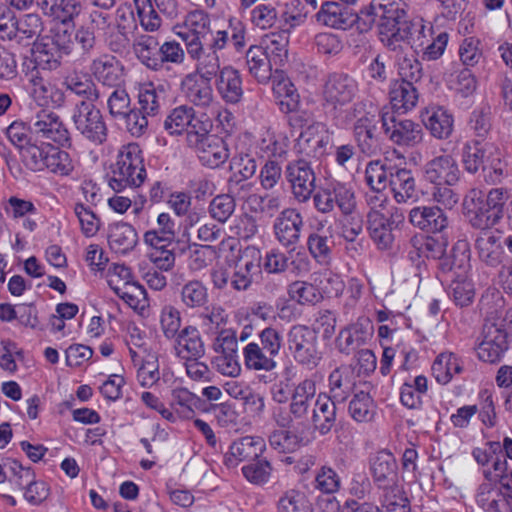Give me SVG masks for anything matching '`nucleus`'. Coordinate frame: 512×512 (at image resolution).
<instances>
[{
    "label": "nucleus",
    "mask_w": 512,
    "mask_h": 512,
    "mask_svg": "<svg viewBox=\"0 0 512 512\" xmlns=\"http://www.w3.org/2000/svg\"><path fill=\"white\" fill-rule=\"evenodd\" d=\"M506 192L495 188L488 194L478 189H471L463 200L464 214L469 224L481 232L491 231L503 217Z\"/></svg>",
    "instance_id": "1"
},
{
    "label": "nucleus",
    "mask_w": 512,
    "mask_h": 512,
    "mask_svg": "<svg viewBox=\"0 0 512 512\" xmlns=\"http://www.w3.org/2000/svg\"><path fill=\"white\" fill-rule=\"evenodd\" d=\"M146 178L143 154L137 143L123 145L111 167L109 187L115 192L139 187Z\"/></svg>",
    "instance_id": "2"
},
{
    "label": "nucleus",
    "mask_w": 512,
    "mask_h": 512,
    "mask_svg": "<svg viewBox=\"0 0 512 512\" xmlns=\"http://www.w3.org/2000/svg\"><path fill=\"white\" fill-rule=\"evenodd\" d=\"M261 257L258 252L251 256L247 252L236 262L231 272L223 266L215 267L210 272L211 283L216 290L246 291L252 285L255 276L261 272Z\"/></svg>",
    "instance_id": "3"
},
{
    "label": "nucleus",
    "mask_w": 512,
    "mask_h": 512,
    "mask_svg": "<svg viewBox=\"0 0 512 512\" xmlns=\"http://www.w3.org/2000/svg\"><path fill=\"white\" fill-rule=\"evenodd\" d=\"M71 120L75 131L93 145H102L107 140L108 127L95 103L76 102L72 108Z\"/></svg>",
    "instance_id": "4"
},
{
    "label": "nucleus",
    "mask_w": 512,
    "mask_h": 512,
    "mask_svg": "<svg viewBox=\"0 0 512 512\" xmlns=\"http://www.w3.org/2000/svg\"><path fill=\"white\" fill-rule=\"evenodd\" d=\"M186 140L188 146L195 149L202 165L208 168H218L229 158L227 144L216 135L199 133L193 126L187 131Z\"/></svg>",
    "instance_id": "5"
},
{
    "label": "nucleus",
    "mask_w": 512,
    "mask_h": 512,
    "mask_svg": "<svg viewBox=\"0 0 512 512\" xmlns=\"http://www.w3.org/2000/svg\"><path fill=\"white\" fill-rule=\"evenodd\" d=\"M313 203L315 209L322 214L331 213L335 207L340 212L357 207L353 188L339 181H331L320 187L313 195Z\"/></svg>",
    "instance_id": "6"
},
{
    "label": "nucleus",
    "mask_w": 512,
    "mask_h": 512,
    "mask_svg": "<svg viewBox=\"0 0 512 512\" xmlns=\"http://www.w3.org/2000/svg\"><path fill=\"white\" fill-rule=\"evenodd\" d=\"M287 344L293 358L309 369L316 367L321 359L317 349V335L304 325H294L287 334Z\"/></svg>",
    "instance_id": "7"
},
{
    "label": "nucleus",
    "mask_w": 512,
    "mask_h": 512,
    "mask_svg": "<svg viewBox=\"0 0 512 512\" xmlns=\"http://www.w3.org/2000/svg\"><path fill=\"white\" fill-rule=\"evenodd\" d=\"M357 91V82L351 76L344 73H332L323 86V105L336 117L339 111L355 98Z\"/></svg>",
    "instance_id": "8"
},
{
    "label": "nucleus",
    "mask_w": 512,
    "mask_h": 512,
    "mask_svg": "<svg viewBox=\"0 0 512 512\" xmlns=\"http://www.w3.org/2000/svg\"><path fill=\"white\" fill-rule=\"evenodd\" d=\"M433 34L431 23L425 22L421 17H415L401 22L391 40L384 38V45L390 50H396L401 42H406L415 52H419V49H423L427 42L431 41Z\"/></svg>",
    "instance_id": "9"
},
{
    "label": "nucleus",
    "mask_w": 512,
    "mask_h": 512,
    "mask_svg": "<svg viewBox=\"0 0 512 512\" xmlns=\"http://www.w3.org/2000/svg\"><path fill=\"white\" fill-rule=\"evenodd\" d=\"M382 128L391 142L400 147H415L423 140V129L410 119H399L394 112H382Z\"/></svg>",
    "instance_id": "10"
},
{
    "label": "nucleus",
    "mask_w": 512,
    "mask_h": 512,
    "mask_svg": "<svg viewBox=\"0 0 512 512\" xmlns=\"http://www.w3.org/2000/svg\"><path fill=\"white\" fill-rule=\"evenodd\" d=\"M285 177L298 203H306L314 195L316 175L307 160L300 158L290 161L285 168Z\"/></svg>",
    "instance_id": "11"
},
{
    "label": "nucleus",
    "mask_w": 512,
    "mask_h": 512,
    "mask_svg": "<svg viewBox=\"0 0 512 512\" xmlns=\"http://www.w3.org/2000/svg\"><path fill=\"white\" fill-rule=\"evenodd\" d=\"M304 228V219L296 208H285L273 222V232L277 242L284 248L296 250Z\"/></svg>",
    "instance_id": "12"
},
{
    "label": "nucleus",
    "mask_w": 512,
    "mask_h": 512,
    "mask_svg": "<svg viewBox=\"0 0 512 512\" xmlns=\"http://www.w3.org/2000/svg\"><path fill=\"white\" fill-rule=\"evenodd\" d=\"M264 269L272 274H281L291 269L294 274L301 275L310 270V261L304 253L272 248L265 254Z\"/></svg>",
    "instance_id": "13"
},
{
    "label": "nucleus",
    "mask_w": 512,
    "mask_h": 512,
    "mask_svg": "<svg viewBox=\"0 0 512 512\" xmlns=\"http://www.w3.org/2000/svg\"><path fill=\"white\" fill-rule=\"evenodd\" d=\"M184 31L179 36L185 43L186 50H192L207 45L212 35L211 19L203 10H193L184 19Z\"/></svg>",
    "instance_id": "14"
},
{
    "label": "nucleus",
    "mask_w": 512,
    "mask_h": 512,
    "mask_svg": "<svg viewBox=\"0 0 512 512\" xmlns=\"http://www.w3.org/2000/svg\"><path fill=\"white\" fill-rule=\"evenodd\" d=\"M31 130L41 138L65 146L70 133L60 116L50 110L40 109L31 119Z\"/></svg>",
    "instance_id": "15"
},
{
    "label": "nucleus",
    "mask_w": 512,
    "mask_h": 512,
    "mask_svg": "<svg viewBox=\"0 0 512 512\" xmlns=\"http://www.w3.org/2000/svg\"><path fill=\"white\" fill-rule=\"evenodd\" d=\"M332 144V133L321 122H315L303 130L298 139L299 152L313 158L323 157Z\"/></svg>",
    "instance_id": "16"
},
{
    "label": "nucleus",
    "mask_w": 512,
    "mask_h": 512,
    "mask_svg": "<svg viewBox=\"0 0 512 512\" xmlns=\"http://www.w3.org/2000/svg\"><path fill=\"white\" fill-rule=\"evenodd\" d=\"M371 9L372 13L380 19L379 34L383 44L384 38L391 40L401 26V22L407 20L405 10L396 1L377 0L372 2Z\"/></svg>",
    "instance_id": "17"
},
{
    "label": "nucleus",
    "mask_w": 512,
    "mask_h": 512,
    "mask_svg": "<svg viewBox=\"0 0 512 512\" xmlns=\"http://www.w3.org/2000/svg\"><path fill=\"white\" fill-rule=\"evenodd\" d=\"M315 16L319 24L340 30L351 28L358 19L357 14L349 6L340 4L338 1L322 3Z\"/></svg>",
    "instance_id": "18"
},
{
    "label": "nucleus",
    "mask_w": 512,
    "mask_h": 512,
    "mask_svg": "<svg viewBox=\"0 0 512 512\" xmlns=\"http://www.w3.org/2000/svg\"><path fill=\"white\" fill-rule=\"evenodd\" d=\"M389 187L398 204H413L419 200L416 179L410 169H390Z\"/></svg>",
    "instance_id": "19"
},
{
    "label": "nucleus",
    "mask_w": 512,
    "mask_h": 512,
    "mask_svg": "<svg viewBox=\"0 0 512 512\" xmlns=\"http://www.w3.org/2000/svg\"><path fill=\"white\" fill-rule=\"evenodd\" d=\"M372 336V325L368 319H358L355 323L340 330L336 338V348L342 354L350 355L364 346Z\"/></svg>",
    "instance_id": "20"
},
{
    "label": "nucleus",
    "mask_w": 512,
    "mask_h": 512,
    "mask_svg": "<svg viewBox=\"0 0 512 512\" xmlns=\"http://www.w3.org/2000/svg\"><path fill=\"white\" fill-rule=\"evenodd\" d=\"M424 175L432 184L455 185L460 178L456 160L448 154L436 156L424 166Z\"/></svg>",
    "instance_id": "21"
},
{
    "label": "nucleus",
    "mask_w": 512,
    "mask_h": 512,
    "mask_svg": "<svg viewBox=\"0 0 512 512\" xmlns=\"http://www.w3.org/2000/svg\"><path fill=\"white\" fill-rule=\"evenodd\" d=\"M408 220L414 227L429 233H440L449 225L448 216L438 206L413 207Z\"/></svg>",
    "instance_id": "22"
},
{
    "label": "nucleus",
    "mask_w": 512,
    "mask_h": 512,
    "mask_svg": "<svg viewBox=\"0 0 512 512\" xmlns=\"http://www.w3.org/2000/svg\"><path fill=\"white\" fill-rule=\"evenodd\" d=\"M485 481L476 491V503L485 512H512L510 504L505 500L502 491L493 482L491 469H484Z\"/></svg>",
    "instance_id": "23"
},
{
    "label": "nucleus",
    "mask_w": 512,
    "mask_h": 512,
    "mask_svg": "<svg viewBox=\"0 0 512 512\" xmlns=\"http://www.w3.org/2000/svg\"><path fill=\"white\" fill-rule=\"evenodd\" d=\"M89 69L92 76L104 86L117 87L123 82L124 66L111 54H103L93 59Z\"/></svg>",
    "instance_id": "24"
},
{
    "label": "nucleus",
    "mask_w": 512,
    "mask_h": 512,
    "mask_svg": "<svg viewBox=\"0 0 512 512\" xmlns=\"http://www.w3.org/2000/svg\"><path fill=\"white\" fill-rule=\"evenodd\" d=\"M218 51L210 45L188 50L189 57L195 62V69L189 74L209 82L216 80L222 69Z\"/></svg>",
    "instance_id": "25"
},
{
    "label": "nucleus",
    "mask_w": 512,
    "mask_h": 512,
    "mask_svg": "<svg viewBox=\"0 0 512 512\" xmlns=\"http://www.w3.org/2000/svg\"><path fill=\"white\" fill-rule=\"evenodd\" d=\"M180 90L184 98L197 107H209L214 101L211 82L196 77L194 74H186L182 78Z\"/></svg>",
    "instance_id": "26"
},
{
    "label": "nucleus",
    "mask_w": 512,
    "mask_h": 512,
    "mask_svg": "<svg viewBox=\"0 0 512 512\" xmlns=\"http://www.w3.org/2000/svg\"><path fill=\"white\" fill-rule=\"evenodd\" d=\"M215 88L221 99L228 104H237L243 97V83L240 72L231 65H225L221 69L214 82Z\"/></svg>",
    "instance_id": "27"
},
{
    "label": "nucleus",
    "mask_w": 512,
    "mask_h": 512,
    "mask_svg": "<svg viewBox=\"0 0 512 512\" xmlns=\"http://www.w3.org/2000/svg\"><path fill=\"white\" fill-rule=\"evenodd\" d=\"M211 42L208 44L219 51L225 49L230 43L236 51H241L246 45V26L236 17H230L224 29L212 32Z\"/></svg>",
    "instance_id": "28"
},
{
    "label": "nucleus",
    "mask_w": 512,
    "mask_h": 512,
    "mask_svg": "<svg viewBox=\"0 0 512 512\" xmlns=\"http://www.w3.org/2000/svg\"><path fill=\"white\" fill-rule=\"evenodd\" d=\"M370 469L375 482L381 489L399 483L396 459L390 450H379L371 458Z\"/></svg>",
    "instance_id": "29"
},
{
    "label": "nucleus",
    "mask_w": 512,
    "mask_h": 512,
    "mask_svg": "<svg viewBox=\"0 0 512 512\" xmlns=\"http://www.w3.org/2000/svg\"><path fill=\"white\" fill-rule=\"evenodd\" d=\"M175 355L182 359H200L205 355V345L198 329L186 326L174 338Z\"/></svg>",
    "instance_id": "30"
},
{
    "label": "nucleus",
    "mask_w": 512,
    "mask_h": 512,
    "mask_svg": "<svg viewBox=\"0 0 512 512\" xmlns=\"http://www.w3.org/2000/svg\"><path fill=\"white\" fill-rule=\"evenodd\" d=\"M169 86L164 83L147 82L139 86V108L150 117L156 116L166 104Z\"/></svg>",
    "instance_id": "31"
},
{
    "label": "nucleus",
    "mask_w": 512,
    "mask_h": 512,
    "mask_svg": "<svg viewBox=\"0 0 512 512\" xmlns=\"http://www.w3.org/2000/svg\"><path fill=\"white\" fill-rule=\"evenodd\" d=\"M316 382L306 378L299 382L293 389L290 402V413L298 420L306 419L312 403L315 404Z\"/></svg>",
    "instance_id": "32"
},
{
    "label": "nucleus",
    "mask_w": 512,
    "mask_h": 512,
    "mask_svg": "<svg viewBox=\"0 0 512 512\" xmlns=\"http://www.w3.org/2000/svg\"><path fill=\"white\" fill-rule=\"evenodd\" d=\"M439 278L441 281L449 282L453 279L468 276L471 269L470 255L467 251L453 249L438 263Z\"/></svg>",
    "instance_id": "33"
},
{
    "label": "nucleus",
    "mask_w": 512,
    "mask_h": 512,
    "mask_svg": "<svg viewBox=\"0 0 512 512\" xmlns=\"http://www.w3.org/2000/svg\"><path fill=\"white\" fill-rule=\"evenodd\" d=\"M44 30L41 17L36 13L24 14L17 17L13 42L27 47L38 43V38Z\"/></svg>",
    "instance_id": "34"
},
{
    "label": "nucleus",
    "mask_w": 512,
    "mask_h": 512,
    "mask_svg": "<svg viewBox=\"0 0 512 512\" xmlns=\"http://www.w3.org/2000/svg\"><path fill=\"white\" fill-rule=\"evenodd\" d=\"M475 247L482 262L490 267H497L502 263L504 251L500 236L493 231L480 232L475 240Z\"/></svg>",
    "instance_id": "35"
},
{
    "label": "nucleus",
    "mask_w": 512,
    "mask_h": 512,
    "mask_svg": "<svg viewBox=\"0 0 512 512\" xmlns=\"http://www.w3.org/2000/svg\"><path fill=\"white\" fill-rule=\"evenodd\" d=\"M160 48L161 44L156 35L141 34L133 43V50L138 60L154 71L160 70Z\"/></svg>",
    "instance_id": "36"
},
{
    "label": "nucleus",
    "mask_w": 512,
    "mask_h": 512,
    "mask_svg": "<svg viewBox=\"0 0 512 512\" xmlns=\"http://www.w3.org/2000/svg\"><path fill=\"white\" fill-rule=\"evenodd\" d=\"M333 398L326 393L318 394L312 410L313 424L322 435L327 434L336 421V405Z\"/></svg>",
    "instance_id": "37"
},
{
    "label": "nucleus",
    "mask_w": 512,
    "mask_h": 512,
    "mask_svg": "<svg viewBox=\"0 0 512 512\" xmlns=\"http://www.w3.org/2000/svg\"><path fill=\"white\" fill-rule=\"evenodd\" d=\"M389 98L395 112L407 113L416 107L419 93L415 84L395 81L391 85Z\"/></svg>",
    "instance_id": "38"
},
{
    "label": "nucleus",
    "mask_w": 512,
    "mask_h": 512,
    "mask_svg": "<svg viewBox=\"0 0 512 512\" xmlns=\"http://www.w3.org/2000/svg\"><path fill=\"white\" fill-rule=\"evenodd\" d=\"M423 122L431 134L438 139L448 138L453 131V117L443 107L436 106L426 110Z\"/></svg>",
    "instance_id": "39"
},
{
    "label": "nucleus",
    "mask_w": 512,
    "mask_h": 512,
    "mask_svg": "<svg viewBox=\"0 0 512 512\" xmlns=\"http://www.w3.org/2000/svg\"><path fill=\"white\" fill-rule=\"evenodd\" d=\"M37 5L46 16L60 22H72L81 12L76 0H37Z\"/></svg>",
    "instance_id": "40"
},
{
    "label": "nucleus",
    "mask_w": 512,
    "mask_h": 512,
    "mask_svg": "<svg viewBox=\"0 0 512 512\" xmlns=\"http://www.w3.org/2000/svg\"><path fill=\"white\" fill-rule=\"evenodd\" d=\"M246 65L249 73L259 83H266L271 78V63L267 52L261 46H251L248 49Z\"/></svg>",
    "instance_id": "41"
},
{
    "label": "nucleus",
    "mask_w": 512,
    "mask_h": 512,
    "mask_svg": "<svg viewBox=\"0 0 512 512\" xmlns=\"http://www.w3.org/2000/svg\"><path fill=\"white\" fill-rule=\"evenodd\" d=\"M137 242V233L128 223L118 222L110 227L108 243L116 253L124 254L132 250Z\"/></svg>",
    "instance_id": "42"
},
{
    "label": "nucleus",
    "mask_w": 512,
    "mask_h": 512,
    "mask_svg": "<svg viewBox=\"0 0 512 512\" xmlns=\"http://www.w3.org/2000/svg\"><path fill=\"white\" fill-rule=\"evenodd\" d=\"M243 361L246 369L270 372L277 366L275 358L269 356L258 342H250L243 348Z\"/></svg>",
    "instance_id": "43"
},
{
    "label": "nucleus",
    "mask_w": 512,
    "mask_h": 512,
    "mask_svg": "<svg viewBox=\"0 0 512 512\" xmlns=\"http://www.w3.org/2000/svg\"><path fill=\"white\" fill-rule=\"evenodd\" d=\"M273 95L275 103L283 113L295 112L299 106L300 96L294 84L286 78L273 83Z\"/></svg>",
    "instance_id": "44"
},
{
    "label": "nucleus",
    "mask_w": 512,
    "mask_h": 512,
    "mask_svg": "<svg viewBox=\"0 0 512 512\" xmlns=\"http://www.w3.org/2000/svg\"><path fill=\"white\" fill-rule=\"evenodd\" d=\"M180 301L187 309H201L209 302L208 288L197 279L187 281L179 291Z\"/></svg>",
    "instance_id": "45"
},
{
    "label": "nucleus",
    "mask_w": 512,
    "mask_h": 512,
    "mask_svg": "<svg viewBox=\"0 0 512 512\" xmlns=\"http://www.w3.org/2000/svg\"><path fill=\"white\" fill-rule=\"evenodd\" d=\"M351 115L355 119L353 131H378V124L382 123V112L372 104L367 105L363 102L355 103L351 109Z\"/></svg>",
    "instance_id": "46"
},
{
    "label": "nucleus",
    "mask_w": 512,
    "mask_h": 512,
    "mask_svg": "<svg viewBox=\"0 0 512 512\" xmlns=\"http://www.w3.org/2000/svg\"><path fill=\"white\" fill-rule=\"evenodd\" d=\"M330 397L337 402H344L353 391L354 383L347 366L334 369L328 378Z\"/></svg>",
    "instance_id": "47"
},
{
    "label": "nucleus",
    "mask_w": 512,
    "mask_h": 512,
    "mask_svg": "<svg viewBox=\"0 0 512 512\" xmlns=\"http://www.w3.org/2000/svg\"><path fill=\"white\" fill-rule=\"evenodd\" d=\"M158 228L148 230L144 234V242L148 246L173 244L175 238V223L168 213L157 217Z\"/></svg>",
    "instance_id": "48"
},
{
    "label": "nucleus",
    "mask_w": 512,
    "mask_h": 512,
    "mask_svg": "<svg viewBox=\"0 0 512 512\" xmlns=\"http://www.w3.org/2000/svg\"><path fill=\"white\" fill-rule=\"evenodd\" d=\"M76 168V161L65 150L51 145L46 159L45 170L59 177H69Z\"/></svg>",
    "instance_id": "49"
},
{
    "label": "nucleus",
    "mask_w": 512,
    "mask_h": 512,
    "mask_svg": "<svg viewBox=\"0 0 512 512\" xmlns=\"http://www.w3.org/2000/svg\"><path fill=\"white\" fill-rule=\"evenodd\" d=\"M371 239L379 249H389L394 242L395 229L385 221V214H374L367 219Z\"/></svg>",
    "instance_id": "50"
},
{
    "label": "nucleus",
    "mask_w": 512,
    "mask_h": 512,
    "mask_svg": "<svg viewBox=\"0 0 512 512\" xmlns=\"http://www.w3.org/2000/svg\"><path fill=\"white\" fill-rule=\"evenodd\" d=\"M509 320L508 328H512V309L506 312L504 319H495L493 317H487L483 324L482 329V340L508 348L507 342V328L504 324L505 321Z\"/></svg>",
    "instance_id": "51"
},
{
    "label": "nucleus",
    "mask_w": 512,
    "mask_h": 512,
    "mask_svg": "<svg viewBox=\"0 0 512 512\" xmlns=\"http://www.w3.org/2000/svg\"><path fill=\"white\" fill-rule=\"evenodd\" d=\"M200 401V398L196 394L190 392L187 388L178 387L172 390L171 406L175 413L181 418H193L195 408L198 407Z\"/></svg>",
    "instance_id": "52"
},
{
    "label": "nucleus",
    "mask_w": 512,
    "mask_h": 512,
    "mask_svg": "<svg viewBox=\"0 0 512 512\" xmlns=\"http://www.w3.org/2000/svg\"><path fill=\"white\" fill-rule=\"evenodd\" d=\"M432 374L440 384H447L462 371L459 359L452 353H441L432 365Z\"/></svg>",
    "instance_id": "53"
},
{
    "label": "nucleus",
    "mask_w": 512,
    "mask_h": 512,
    "mask_svg": "<svg viewBox=\"0 0 512 512\" xmlns=\"http://www.w3.org/2000/svg\"><path fill=\"white\" fill-rule=\"evenodd\" d=\"M427 389L426 377L419 375L401 386L400 401L409 409H417L421 406L422 395L427 392Z\"/></svg>",
    "instance_id": "54"
},
{
    "label": "nucleus",
    "mask_w": 512,
    "mask_h": 512,
    "mask_svg": "<svg viewBox=\"0 0 512 512\" xmlns=\"http://www.w3.org/2000/svg\"><path fill=\"white\" fill-rule=\"evenodd\" d=\"M62 55L64 54L60 53V51L50 43L38 42L33 48L34 61H31V64H34L33 67H35V70H37V67L43 70H55L61 64Z\"/></svg>",
    "instance_id": "55"
},
{
    "label": "nucleus",
    "mask_w": 512,
    "mask_h": 512,
    "mask_svg": "<svg viewBox=\"0 0 512 512\" xmlns=\"http://www.w3.org/2000/svg\"><path fill=\"white\" fill-rule=\"evenodd\" d=\"M194 116L195 112L191 106L180 105L166 117L164 128L171 135L181 134L191 126Z\"/></svg>",
    "instance_id": "56"
},
{
    "label": "nucleus",
    "mask_w": 512,
    "mask_h": 512,
    "mask_svg": "<svg viewBox=\"0 0 512 512\" xmlns=\"http://www.w3.org/2000/svg\"><path fill=\"white\" fill-rule=\"evenodd\" d=\"M334 240L332 235L318 232L311 233L307 239V247L312 257L319 264H328L331 260Z\"/></svg>",
    "instance_id": "57"
},
{
    "label": "nucleus",
    "mask_w": 512,
    "mask_h": 512,
    "mask_svg": "<svg viewBox=\"0 0 512 512\" xmlns=\"http://www.w3.org/2000/svg\"><path fill=\"white\" fill-rule=\"evenodd\" d=\"M380 501L386 512H411L410 501L399 483L383 488Z\"/></svg>",
    "instance_id": "58"
},
{
    "label": "nucleus",
    "mask_w": 512,
    "mask_h": 512,
    "mask_svg": "<svg viewBox=\"0 0 512 512\" xmlns=\"http://www.w3.org/2000/svg\"><path fill=\"white\" fill-rule=\"evenodd\" d=\"M51 144L42 143L40 145L30 143L22 151V161L26 168L33 172L45 171L46 159L49 154Z\"/></svg>",
    "instance_id": "59"
},
{
    "label": "nucleus",
    "mask_w": 512,
    "mask_h": 512,
    "mask_svg": "<svg viewBox=\"0 0 512 512\" xmlns=\"http://www.w3.org/2000/svg\"><path fill=\"white\" fill-rule=\"evenodd\" d=\"M472 454L479 465L500 472L507 470V458L512 459V450H473Z\"/></svg>",
    "instance_id": "60"
},
{
    "label": "nucleus",
    "mask_w": 512,
    "mask_h": 512,
    "mask_svg": "<svg viewBox=\"0 0 512 512\" xmlns=\"http://www.w3.org/2000/svg\"><path fill=\"white\" fill-rule=\"evenodd\" d=\"M340 228V234L346 241L356 240L363 232V218L356 209L350 211H342L340 218L337 220Z\"/></svg>",
    "instance_id": "61"
},
{
    "label": "nucleus",
    "mask_w": 512,
    "mask_h": 512,
    "mask_svg": "<svg viewBox=\"0 0 512 512\" xmlns=\"http://www.w3.org/2000/svg\"><path fill=\"white\" fill-rule=\"evenodd\" d=\"M382 160H372L367 163L365 168V183L370 189L379 191L389 186V172Z\"/></svg>",
    "instance_id": "62"
},
{
    "label": "nucleus",
    "mask_w": 512,
    "mask_h": 512,
    "mask_svg": "<svg viewBox=\"0 0 512 512\" xmlns=\"http://www.w3.org/2000/svg\"><path fill=\"white\" fill-rule=\"evenodd\" d=\"M289 298L300 305L315 304L321 299L319 290L306 281H294L288 285Z\"/></svg>",
    "instance_id": "63"
},
{
    "label": "nucleus",
    "mask_w": 512,
    "mask_h": 512,
    "mask_svg": "<svg viewBox=\"0 0 512 512\" xmlns=\"http://www.w3.org/2000/svg\"><path fill=\"white\" fill-rule=\"evenodd\" d=\"M312 505L304 493L290 490L278 503V512H312Z\"/></svg>",
    "instance_id": "64"
}]
</instances>
